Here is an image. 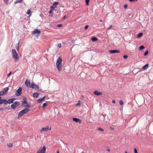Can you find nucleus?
<instances>
[{
	"instance_id": "nucleus-1",
	"label": "nucleus",
	"mask_w": 153,
	"mask_h": 153,
	"mask_svg": "<svg viewBox=\"0 0 153 153\" xmlns=\"http://www.w3.org/2000/svg\"><path fill=\"white\" fill-rule=\"evenodd\" d=\"M12 52L13 58L15 61H18L19 58L16 51L14 49H12Z\"/></svg>"
},
{
	"instance_id": "nucleus-2",
	"label": "nucleus",
	"mask_w": 153,
	"mask_h": 153,
	"mask_svg": "<svg viewBox=\"0 0 153 153\" xmlns=\"http://www.w3.org/2000/svg\"><path fill=\"white\" fill-rule=\"evenodd\" d=\"M22 106L25 108H29L30 107V105L27 104V99L25 97H24L23 99Z\"/></svg>"
},
{
	"instance_id": "nucleus-3",
	"label": "nucleus",
	"mask_w": 153,
	"mask_h": 153,
	"mask_svg": "<svg viewBox=\"0 0 153 153\" xmlns=\"http://www.w3.org/2000/svg\"><path fill=\"white\" fill-rule=\"evenodd\" d=\"M30 87L35 90H38L39 91H42V90L40 89L39 86L38 85L35 84L33 82H32L30 85Z\"/></svg>"
},
{
	"instance_id": "nucleus-4",
	"label": "nucleus",
	"mask_w": 153,
	"mask_h": 153,
	"mask_svg": "<svg viewBox=\"0 0 153 153\" xmlns=\"http://www.w3.org/2000/svg\"><path fill=\"white\" fill-rule=\"evenodd\" d=\"M46 148L45 146H44L43 147H41L37 151V153H45Z\"/></svg>"
},
{
	"instance_id": "nucleus-5",
	"label": "nucleus",
	"mask_w": 153,
	"mask_h": 153,
	"mask_svg": "<svg viewBox=\"0 0 153 153\" xmlns=\"http://www.w3.org/2000/svg\"><path fill=\"white\" fill-rule=\"evenodd\" d=\"M51 130V127L49 126H47L46 127H42L40 130V132L42 133L43 131H48V130Z\"/></svg>"
},
{
	"instance_id": "nucleus-6",
	"label": "nucleus",
	"mask_w": 153,
	"mask_h": 153,
	"mask_svg": "<svg viewBox=\"0 0 153 153\" xmlns=\"http://www.w3.org/2000/svg\"><path fill=\"white\" fill-rule=\"evenodd\" d=\"M22 88L21 87L19 88L16 91L15 95L18 96L21 95L22 94Z\"/></svg>"
},
{
	"instance_id": "nucleus-7",
	"label": "nucleus",
	"mask_w": 153,
	"mask_h": 153,
	"mask_svg": "<svg viewBox=\"0 0 153 153\" xmlns=\"http://www.w3.org/2000/svg\"><path fill=\"white\" fill-rule=\"evenodd\" d=\"M40 33L41 31L37 29H36L32 32V34L34 35L37 33V34H39Z\"/></svg>"
},
{
	"instance_id": "nucleus-8",
	"label": "nucleus",
	"mask_w": 153,
	"mask_h": 153,
	"mask_svg": "<svg viewBox=\"0 0 153 153\" xmlns=\"http://www.w3.org/2000/svg\"><path fill=\"white\" fill-rule=\"evenodd\" d=\"M56 66L57 70L59 71L61 70L62 67V65L61 64H59V65L58 64H56Z\"/></svg>"
},
{
	"instance_id": "nucleus-9",
	"label": "nucleus",
	"mask_w": 153,
	"mask_h": 153,
	"mask_svg": "<svg viewBox=\"0 0 153 153\" xmlns=\"http://www.w3.org/2000/svg\"><path fill=\"white\" fill-rule=\"evenodd\" d=\"M62 59L61 57H59L57 59L56 61V64H62Z\"/></svg>"
},
{
	"instance_id": "nucleus-10",
	"label": "nucleus",
	"mask_w": 153,
	"mask_h": 153,
	"mask_svg": "<svg viewBox=\"0 0 153 153\" xmlns=\"http://www.w3.org/2000/svg\"><path fill=\"white\" fill-rule=\"evenodd\" d=\"M109 52L111 53H118L120 52V51L117 50H109Z\"/></svg>"
},
{
	"instance_id": "nucleus-11",
	"label": "nucleus",
	"mask_w": 153,
	"mask_h": 153,
	"mask_svg": "<svg viewBox=\"0 0 153 153\" xmlns=\"http://www.w3.org/2000/svg\"><path fill=\"white\" fill-rule=\"evenodd\" d=\"M73 120L76 122H78L79 123H81V120H80L79 119L77 118H73Z\"/></svg>"
},
{
	"instance_id": "nucleus-12",
	"label": "nucleus",
	"mask_w": 153,
	"mask_h": 153,
	"mask_svg": "<svg viewBox=\"0 0 153 153\" xmlns=\"http://www.w3.org/2000/svg\"><path fill=\"white\" fill-rule=\"evenodd\" d=\"M16 99L15 98H13L12 99H9L7 100L8 103L10 104L13 102V101L16 100Z\"/></svg>"
},
{
	"instance_id": "nucleus-13",
	"label": "nucleus",
	"mask_w": 153,
	"mask_h": 153,
	"mask_svg": "<svg viewBox=\"0 0 153 153\" xmlns=\"http://www.w3.org/2000/svg\"><path fill=\"white\" fill-rule=\"evenodd\" d=\"M25 84L27 87H30V82L29 80H26L25 82Z\"/></svg>"
},
{
	"instance_id": "nucleus-14",
	"label": "nucleus",
	"mask_w": 153,
	"mask_h": 153,
	"mask_svg": "<svg viewBox=\"0 0 153 153\" xmlns=\"http://www.w3.org/2000/svg\"><path fill=\"white\" fill-rule=\"evenodd\" d=\"M94 94L96 95L99 96L100 95H102V94L101 92H99L97 91H95L94 92Z\"/></svg>"
},
{
	"instance_id": "nucleus-15",
	"label": "nucleus",
	"mask_w": 153,
	"mask_h": 153,
	"mask_svg": "<svg viewBox=\"0 0 153 153\" xmlns=\"http://www.w3.org/2000/svg\"><path fill=\"white\" fill-rule=\"evenodd\" d=\"M24 114L23 113V111H22V110L19 113V114L18 115V118H19L20 117H21L22 116H23V115Z\"/></svg>"
},
{
	"instance_id": "nucleus-16",
	"label": "nucleus",
	"mask_w": 153,
	"mask_h": 153,
	"mask_svg": "<svg viewBox=\"0 0 153 153\" xmlns=\"http://www.w3.org/2000/svg\"><path fill=\"white\" fill-rule=\"evenodd\" d=\"M46 96H44L43 97L37 100V102H40L41 101L43 100L45 98Z\"/></svg>"
},
{
	"instance_id": "nucleus-17",
	"label": "nucleus",
	"mask_w": 153,
	"mask_h": 153,
	"mask_svg": "<svg viewBox=\"0 0 153 153\" xmlns=\"http://www.w3.org/2000/svg\"><path fill=\"white\" fill-rule=\"evenodd\" d=\"M149 64H147L145 65L144 66H143L142 68L143 70H146L147 69L148 67Z\"/></svg>"
},
{
	"instance_id": "nucleus-18",
	"label": "nucleus",
	"mask_w": 153,
	"mask_h": 153,
	"mask_svg": "<svg viewBox=\"0 0 153 153\" xmlns=\"http://www.w3.org/2000/svg\"><path fill=\"white\" fill-rule=\"evenodd\" d=\"M29 109H25L22 110L24 114L27 113L29 111Z\"/></svg>"
},
{
	"instance_id": "nucleus-19",
	"label": "nucleus",
	"mask_w": 153,
	"mask_h": 153,
	"mask_svg": "<svg viewBox=\"0 0 153 153\" xmlns=\"http://www.w3.org/2000/svg\"><path fill=\"white\" fill-rule=\"evenodd\" d=\"M2 103L4 104H7L8 103L7 100L6 99H1Z\"/></svg>"
},
{
	"instance_id": "nucleus-20",
	"label": "nucleus",
	"mask_w": 153,
	"mask_h": 153,
	"mask_svg": "<svg viewBox=\"0 0 153 153\" xmlns=\"http://www.w3.org/2000/svg\"><path fill=\"white\" fill-rule=\"evenodd\" d=\"M39 94L37 93H34L33 94V96L34 98H37Z\"/></svg>"
},
{
	"instance_id": "nucleus-21",
	"label": "nucleus",
	"mask_w": 153,
	"mask_h": 153,
	"mask_svg": "<svg viewBox=\"0 0 153 153\" xmlns=\"http://www.w3.org/2000/svg\"><path fill=\"white\" fill-rule=\"evenodd\" d=\"M91 39L93 42H95L97 40V38L94 36L92 37L91 38Z\"/></svg>"
},
{
	"instance_id": "nucleus-22",
	"label": "nucleus",
	"mask_w": 153,
	"mask_h": 153,
	"mask_svg": "<svg viewBox=\"0 0 153 153\" xmlns=\"http://www.w3.org/2000/svg\"><path fill=\"white\" fill-rule=\"evenodd\" d=\"M9 88L8 87L5 88L3 90V91L4 92L5 94H6V92L7 91L9 90Z\"/></svg>"
},
{
	"instance_id": "nucleus-23",
	"label": "nucleus",
	"mask_w": 153,
	"mask_h": 153,
	"mask_svg": "<svg viewBox=\"0 0 153 153\" xmlns=\"http://www.w3.org/2000/svg\"><path fill=\"white\" fill-rule=\"evenodd\" d=\"M59 3V2H55L54 3H53V7H54V8H56V6Z\"/></svg>"
},
{
	"instance_id": "nucleus-24",
	"label": "nucleus",
	"mask_w": 153,
	"mask_h": 153,
	"mask_svg": "<svg viewBox=\"0 0 153 153\" xmlns=\"http://www.w3.org/2000/svg\"><path fill=\"white\" fill-rule=\"evenodd\" d=\"M47 105V104L46 102H45L43 103V105L42 106V108H45V107Z\"/></svg>"
},
{
	"instance_id": "nucleus-25",
	"label": "nucleus",
	"mask_w": 153,
	"mask_h": 153,
	"mask_svg": "<svg viewBox=\"0 0 153 153\" xmlns=\"http://www.w3.org/2000/svg\"><path fill=\"white\" fill-rule=\"evenodd\" d=\"M11 107L12 109H15L16 107V105L13 104L11 105Z\"/></svg>"
},
{
	"instance_id": "nucleus-26",
	"label": "nucleus",
	"mask_w": 153,
	"mask_h": 153,
	"mask_svg": "<svg viewBox=\"0 0 153 153\" xmlns=\"http://www.w3.org/2000/svg\"><path fill=\"white\" fill-rule=\"evenodd\" d=\"M13 104H14V105H16V106H18L19 105V102L17 101H15Z\"/></svg>"
},
{
	"instance_id": "nucleus-27",
	"label": "nucleus",
	"mask_w": 153,
	"mask_h": 153,
	"mask_svg": "<svg viewBox=\"0 0 153 153\" xmlns=\"http://www.w3.org/2000/svg\"><path fill=\"white\" fill-rule=\"evenodd\" d=\"M27 14H29L30 15H31V11L30 9H28L27 10Z\"/></svg>"
},
{
	"instance_id": "nucleus-28",
	"label": "nucleus",
	"mask_w": 153,
	"mask_h": 153,
	"mask_svg": "<svg viewBox=\"0 0 153 153\" xmlns=\"http://www.w3.org/2000/svg\"><path fill=\"white\" fill-rule=\"evenodd\" d=\"M143 33H140L137 35V37L138 38L141 37L143 35Z\"/></svg>"
},
{
	"instance_id": "nucleus-29",
	"label": "nucleus",
	"mask_w": 153,
	"mask_h": 153,
	"mask_svg": "<svg viewBox=\"0 0 153 153\" xmlns=\"http://www.w3.org/2000/svg\"><path fill=\"white\" fill-rule=\"evenodd\" d=\"M5 94L4 92L3 91H1L0 92V96L3 95Z\"/></svg>"
},
{
	"instance_id": "nucleus-30",
	"label": "nucleus",
	"mask_w": 153,
	"mask_h": 153,
	"mask_svg": "<svg viewBox=\"0 0 153 153\" xmlns=\"http://www.w3.org/2000/svg\"><path fill=\"white\" fill-rule=\"evenodd\" d=\"M7 145L9 147H12L13 146V144L12 143H10L7 144Z\"/></svg>"
},
{
	"instance_id": "nucleus-31",
	"label": "nucleus",
	"mask_w": 153,
	"mask_h": 153,
	"mask_svg": "<svg viewBox=\"0 0 153 153\" xmlns=\"http://www.w3.org/2000/svg\"><path fill=\"white\" fill-rule=\"evenodd\" d=\"M139 48L140 50H141L145 48V47L143 45H141L140 47Z\"/></svg>"
},
{
	"instance_id": "nucleus-32",
	"label": "nucleus",
	"mask_w": 153,
	"mask_h": 153,
	"mask_svg": "<svg viewBox=\"0 0 153 153\" xmlns=\"http://www.w3.org/2000/svg\"><path fill=\"white\" fill-rule=\"evenodd\" d=\"M22 1H20V0H16V1H15L14 3L16 4L18 3L21 2Z\"/></svg>"
},
{
	"instance_id": "nucleus-33",
	"label": "nucleus",
	"mask_w": 153,
	"mask_h": 153,
	"mask_svg": "<svg viewBox=\"0 0 153 153\" xmlns=\"http://www.w3.org/2000/svg\"><path fill=\"white\" fill-rule=\"evenodd\" d=\"M148 53V51H146L144 54V56H146Z\"/></svg>"
},
{
	"instance_id": "nucleus-34",
	"label": "nucleus",
	"mask_w": 153,
	"mask_h": 153,
	"mask_svg": "<svg viewBox=\"0 0 153 153\" xmlns=\"http://www.w3.org/2000/svg\"><path fill=\"white\" fill-rule=\"evenodd\" d=\"M119 103L121 105H122L123 104V102L122 100H120L119 101Z\"/></svg>"
},
{
	"instance_id": "nucleus-35",
	"label": "nucleus",
	"mask_w": 153,
	"mask_h": 153,
	"mask_svg": "<svg viewBox=\"0 0 153 153\" xmlns=\"http://www.w3.org/2000/svg\"><path fill=\"white\" fill-rule=\"evenodd\" d=\"M90 0H85V2L86 4L87 5H88V4L89 2V1Z\"/></svg>"
},
{
	"instance_id": "nucleus-36",
	"label": "nucleus",
	"mask_w": 153,
	"mask_h": 153,
	"mask_svg": "<svg viewBox=\"0 0 153 153\" xmlns=\"http://www.w3.org/2000/svg\"><path fill=\"white\" fill-rule=\"evenodd\" d=\"M98 130L100 131H103V129L102 128L100 127H99L98 128Z\"/></svg>"
},
{
	"instance_id": "nucleus-37",
	"label": "nucleus",
	"mask_w": 153,
	"mask_h": 153,
	"mask_svg": "<svg viewBox=\"0 0 153 153\" xmlns=\"http://www.w3.org/2000/svg\"><path fill=\"white\" fill-rule=\"evenodd\" d=\"M12 73V72L11 71H10V72L8 74H7V76L8 77H9V76H10V75L11 73Z\"/></svg>"
},
{
	"instance_id": "nucleus-38",
	"label": "nucleus",
	"mask_w": 153,
	"mask_h": 153,
	"mask_svg": "<svg viewBox=\"0 0 153 153\" xmlns=\"http://www.w3.org/2000/svg\"><path fill=\"white\" fill-rule=\"evenodd\" d=\"M53 12V11L52 10V9H51L49 11V12L48 13L50 14H51Z\"/></svg>"
},
{
	"instance_id": "nucleus-39",
	"label": "nucleus",
	"mask_w": 153,
	"mask_h": 153,
	"mask_svg": "<svg viewBox=\"0 0 153 153\" xmlns=\"http://www.w3.org/2000/svg\"><path fill=\"white\" fill-rule=\"evenodd\" d=\"M89 27V26L88 25H86L85 26V29L86 30Z\"/></svg>"
},
{
	"instance_id": "nucleus-40",
	"label": "nucleus",
	"mask_w": 153,
	"mask_h": 153,
	"mask_svg": "<svg viewBox=\"0 0 153 153\" xmlns=\"http://www.w3.org/2000/svg\"><path fill=\"white\" fill-rule=\"evenodd\" d=\"M51 9H52V10H54L55 8H54V7L53 6H51Z\"/></svg>"
},
{
	"instance_id": "nucleus-41",
	"label": "nucleus",
	"mask_w": 153,
	"mask_h": 153,
	"mask_svg": "<svg viewBox=\"0 0 153 153\" xmlns=\"http://www.w3.org/2000/svg\"><path fill=\"white\" fill-rule=\"evenodd\" d=\"M9 110V108H5V109H4V111H6L8 110Z\"/></svg>"
},
{
	"instance_id": "nucleus-42",
	"label": "nucleus",
	"mask_w": 153,
	"mask_h": 153,
	"mask_svg": "<svg viewBox=\"0 0 153 153\" xmlns=\"http://www.w3.org/2000/svg\"><path fill=\"white\" fill-rule=\"evenodd\" d=\"M128 56L127 55H126L123 56V58L125 59H127L128 58Z\"/></svg>"
},
{
	"instance_id": "nucleus-43",
	"label": "nucleus",
	"mask_w": 153,
	"mask_h": 153,
	"mask_svg": "<svg viewBox=\"0 0 153 153\" xmlns=\"http://www.w3.org/2000/svg\"><path fill=\"white\" fill-rule=\"evenodd\" d=\"M58 47L59 48H61V45L60 43H59L58 45Z\"/></svg>"
},
{
	"instance_id": "nucleus-44",
	"label": "nucleus",
	"mask_w": 153,
	"mask_h": 153,
	"mask_svg": "<svg viewBox=\"0 0 153 153\" xmlns=\"http://www.w3.org/2000/svg\"><path fill=\"white\" fill-rule=\"evenodd\" d=\"M128 7V5L127 4H125L124 5V8H125V9H126Z\"/></svg>"
},
{
	"instance_id": "nucleus-45",
	"label": "nucleus",
	"mask_w": 153,
	"mask_h": 153,
	"mask_svg": "<svg viewBox=\"0 0 153 153\" xmlns=\"http://www.w3.org/2000/svg\"><path fill=\"white\" fill-rule=\"evenodd\" d=\"M4 1L6 4H7L8 2V0H4Z\"/></svg>"
},
{
	"instance_id": "nucleus-46",
	"label": "nucleus",
	"mask_w": 153,
	"mask_h": 153,
	"mask_svg": "<svg viewBox=\"0 0 153 153\" xmlns=\"http://www.w3.org/2000/svg\"><path fill=\"white\" fill-rule=\"evenodd\" d=\"M62 26V24H59L57 25V26L58 27H61Z\"/></svg>"
},
{
	"instance_id": "nucleus-47",
	"label": "nucleus",
	"mask_w": 153,
	"mask_h": 153,
	"mask_svg": "<svg viewBox=\"0 0 153 153\" xmlns=\"http://www.w3.org/2000/svg\"><path fill=\"white\" fill-rule=\"evenodd\" d=\"M134 153H138L137 151L136 148L134 149Z\"/></svg>"
},
{
	"instance_id": "nucleus-48",
	"label": "nucleus",
	"mask_w": 153,
	"mask_h": 153,
	"mask_svg": "<svg viewBox=\"0 0 153 153\" xmlns=\"http://www.w3.org/2000/svg\"><path fill=\"white\" fill-rule=\"evenodd\" d=\"M112 27V25H111L110 26V27H108L107 28V29H110V28H111V27Z\"/></svg>"
},
{
	"instance_id": "nucleus-49",
	"label": "nucleus",
	"mask_w": 153,
	"mask_h": 153,
	"mask_svg": "<svg viewBox=\"0 0 153 153\" xmlns=\"http://www.w3.org/2000/svg\"><path fill=\"white\" fill-rule=\"evenodd\" d=\"M112 102L114 103H115V100H113L112 101Z\"/></svg>"
},
{
	"instance_id": "nucleus-50",
	"label": "nucleus",
	"mask_w": 153,
	"mask_h": 153,
	"mask_svg": "<svg viewBox=\"0 0 153 153\" xmlns=\"http://www.w3.org/2000/svg\"><path fill=\"white\" fill-rule=\"evenodd\" d=\"M2 104L1 99L0 100V105Z\"/></svg>"
},
{
	"instance_id": "nucleus-51",
	"label": "nucleus",
	"mask_w": 153,
	"mask_h": 153,
	"mask_svg": "<svg viewBox=\"0 0 153 153\" xmlns=\"http://www.w3.org/2000/svg\"><path fill=\"white\" fill-rule=\"evenodd\" d=\"M129 1H130L132 2V1H137V0H129Z\"/></svg>"
},
{
	"instance_id": "nucleus-52",
	"label": "nucleus",
	"mask_w": 153,
	"mask_h": 153,
	"mask_svg": "<svg viewBox=\"0 0 153 153\" xmlns=\"http://www.w3.org/2000/svg\"><path fill=\"white\" fill-rule=\"evenodd\" d=\"M4 108H0V110H4Z\"/></svg>"
},
{
	"instance_id": "nucleus-53",
	"label": "nucleus",
	"mask_w": 153,
	"mask_h": 153,
	"mask_svg": "<svg viewBox=\"0 0 153 153\" xmlns=\"http://www.w3.org/2000/svg\"><path fill=\"white\" fill-rule=\"evenodd\" d=\"M66 16L65 15V16H63V19H64L65 18Z\"/></svg>"
},
{
	"instance_id": "nucleus-54",
	"label": "nucleus",
	"mask_w": 153,
	"mask_h": 153,
	"mask_svg": "<svg viewBox=\"0 0 153 153\" xmlns=\"http://www.w3.org/2000/svg\"><path fill=\"white\" fill-rule=\"evenodd\" d=\"M110 128L111 129H112V130H114V128H113L112 127H110Z\"/></svg>"
},
{
	"instance_id": "nucleus-55",
	"label": "nucleus",
	"mask_w": 153,
	"mask_h": 153,
	"mask_svg": "<svg viewBox=\"0 0 153 153\" xmlns=\"http://www.w3.org/2000/svg\"><path fill=\"white\" fill-rule=\"evenodd\" d=\"M59 153V151L58 149L57 150V153Z\"/></svg>"
},
{
	"instance_id": "nucleus-56",
	"label": "nucleus",
	"mask_w": 153,
	"mask_h": 153,
	"mask_svg": "<svg viewBox=\"0 0 153 153\" xmlns=\"http://www.w3.org/2000/svg\"><path fill=\"white\" fill-rule=\"evenodd\" d=\"M99 21L100 22H102V20H100Z\"/></svg>"
},
{
	"instance_id": "nucleus-57",
	"label": "nucleus",
	"mask_w": 153,
	"mask_h": 153,
	"mask_svg": "<svg viewBox=\"0 0 153 153\" xmlns=\"http://www.w3.org/2000/svg\"><path fill=\"white\" fill-rule=\"evenodd\" d=\"M16 48H17V50H18L19 49V46L18 45Z\"/></svg>"
},
{
	"instance_id": "nucleus-58",
	"label": "nucleus",
	"mask_w": 153,
	"mask_h": 153,
	"mask_svg": "<svg viewBox=\"0 0 153 153\" xmlns=\"http://www.w3.org/2000/svg\"><path fill=\"white\" fill-rule=\"evenodd\" d=\"M79 105V103H77V104L76 105Z\"/></svg>"
},
{
	"instance_id": "nucleus-59",
	"label": "nucleus",
	"mask_w": 153,
	"mask_h": 153,
	"mask_svg": "<svg viewBox=\"0 0 153 153\" xmlns=\"http://www.w3.org/2000/svg\"><path fill=\"white\" fill-rule=\"evenodd\" d=\"M107 151H108V152H110V149H108L107 150Z\"/></svg>"
},
{
	"instance_id": "nucleus-60",
	"label": "nucleus",
	"mask_w": 153,
	"mask_h": 153,
	"mask_svg": "<svg viewBox=\"0 0 153 153\" xmlns=\"http://www.w3.org/2000/svg\"><path fill=\"white\" fill-rule=\"evenodd\" d=\"M1 97L0 96V100L1 99Z\"/></svg>"
},
{
	"instance_id": "nucleus-61",
	"label": "nucleus",
	"mask_w": 153,
	"mask_h": 153,
	"mask_svg": "<svg viewBox=\"0 0 153 153\" xmlns=\"http://www.w3.org/2000/svg\"><path fill=\"white\" fill-rule=\"evenodd\" d=\"M125 153H127V152L126 151V152H125Z\"/></svg>"
},
{
	"instance_id": "nucleus-62",
	"label": "nucleus",
	"mask_w": 153,
	"mask_h": 153,
	"mask_svg": "<svg viewBox=\"0 0 153 153\" xmlns=\"http://www.w3.org/2000/svg\"><path fill=\"white\" fill-rule=\"evenodd\" d=\"M128 15H129V16H131V14H129Z\"/></svg>"
},
{
	"instance_id": "nucleus-63",
	"label": "nucleus",
	"mask_w": 153,
	"mask_h": 153,
	"mask_svg": "<svg viewBox=\"0 0 153 153\" xmlns=\"http://www.w3.org/2000/svg\"><path fill=\"white\" fill-rule=\"evenodd\" d=\"M23 1V0H20V1Z\"/></svg>"
}]
</instances>
